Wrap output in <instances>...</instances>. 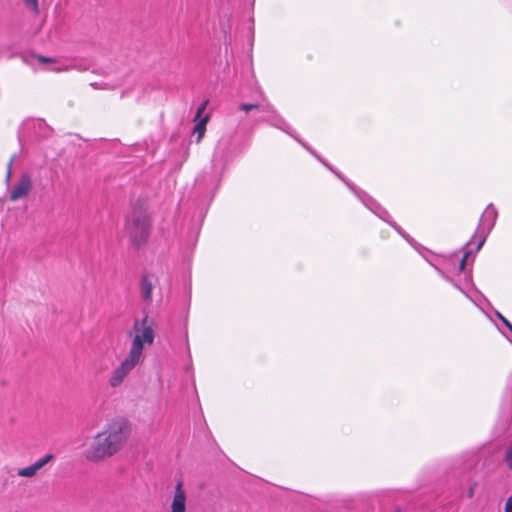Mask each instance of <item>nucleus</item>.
Masks as SVG:
<instances>
[{
	"label": "nucleus",
	"instance_id": "obj_1",
	"mask_svg": "<svg viewBox=\"0 0 512 512\" xmlns=\"http://www.w3.org/2000/svg\"><path fill=\"white\" fill-rule=\"evenodd\" d=\"M130 433L131 428L126 419H112L93 437L84 452L85 458L91 462H98L113 456L125 445Z\"/></svg>",
	"mask_w": 512,
	"mask_h": 512
},
{
	"label": "nucleus",
	"instance_id": "obj_2",
	"mask_svg": "<svg viewBox=\"0 0 512 512\" xmlns=\"http://www.w3.org/2000/svg\"><path fill=\"white\" fill-rule=\"evenodd\" d=\"M131 339L128 354L143 363L145 359V348L154 344L156 331L153 319L145 315L141 319H135L132 327L127 331Z\"/></svg>",
	"mask_w": 512,
	"mask_h": 512
},
{
	"label": "nucleus",
	"instance_id": "obj_3",
	"mask_svg": "<svg viewBox=\"0 0 512 512\" xmlns=\"http://www.w3.org/2000/svg\"><path fill=\"white\" fill-rule=\"evenodd\" d=\"M126 230L134 243L144 242L150 230V219L146 211L135 208L126 220Z\"/></svg>",
	"mask_w": 512,
	"mask_h": 512
},
{
	"label": "nucleus",
	"instance_id": "obj_4",
	"mask_svg": "<svg viewBox=\"0 0 512 512\" xmlns=\"http://www.w3.org/2000/svg\"><path fill=\"white\" fill-rule=\"evenodd\" d=\"M498 213L493 204H489L483 212L478 228L476 230V237H479L477 242L476 251H479L483 246L487 235L490 233L495 225Z\"/></svg>",
	"mask_w": 512,
	"mask_h": 512
},
{
	"label": "nucleus",
	"instance_id": "obj_5",
	"mask_svg": "<svg viewBox=\"0 0 512 512\" xmlns=\"http://www.w3.org/2000/svg\"><path fill=\"white\" fill-rule=\"evenodd\" d=\"M142 362L127 355L124 360L112 371L109 377V385L113 388L120 386L130 372Z\"/></svg>",
	"mask_w": 512,
	"mask_h": 512
},
{
	"label": "nucleus",
	"instance_id": "obj_6",
	"mask_svg": "<svg viewBox=\"0 0 512 512\" xmlns=\"http://www.w3.org/2000/svg\"><path fill=\"white\" fill-rule=\"evenodd\" d=\"M33 187L32 179L28 173H23L17 183L9 191V199L17 201L29 195Z\"/></svg>",
	"mask_w": 512,
	"mask_h": 512
},
{
	"label": "nucleus",
	"instance_id": "obj_7",
	"mask_svg": "<svg viewBox=\"0 0 512 512\" xmlns=\"http://www.w3.org/2000/svg\"><path fill=\"white\" fill-rule=\"evenodd\" d=\"M53 458L54 456L52 454H46L42 458L38 459L32 465L19 469L17 471V475L19 477L32 478L37 474L39 470H41L45 465L51 462Z\"/></svg>",
	"mask_w": 512,
	"mask_h": 512
},
{
	"label": "nucleus",
	"instance_id": "obj_8",
	"mask_svg": "<svg viewBox=\"0 0 512 512\" xmlns=\"http://www.w3.org/2000/svg\"><path fill=\"white\" fill-rule=\"evenodd\" d=\"M171 512H186V493L182 489L181 482H178L175 487L174 496L171 503Z\"/></svg>",
	"mask_w": 512,
	"mask_h": 512
},
{
	"label": "nucleus",
	"instance_id": "obj_9",
	"mask_svg": "<svg viewBox=\"0 0 512 512\" xmlns=\"http://www.w3.org/2000/svg\"><path fill=\"white\" fill-rule=\"evenodd\" d=\"M264 112H267V116L262 117L261 121L269 122L272 126L289 133L288 128L289 125L282 119L275 111L270 109V106L267 105Z\"/></svg>",
	"mask_w": 512,
	"mask_h": 512
},
{
	"label": "nucleus",
	"instance_id": "obj_10",
	"mask_svg": "<svg viewBox=\"0 0 512 512\" xmlns=\"http://www.w3.org/2000/svg\"><path fill=\"white\" fill-rule=\"evenodd\" d=\"M152 289H153L152 282L149 280V278L146 276L142 277L141 282H140V294H141V298L144 301H146V302L151 301Z\"/></svg>",
	"mask_w": 512,
	"mask_h": 512
},
{
	"label": "nucleus",
	"instance_id": "obj_11",
	"mask_svg": "<svg viewBox=\"0 0 512 512\" xmlns=\"http://www.w3.org/2000/svg\"><path fill=\"white\" fill-rule=\"evenodd\" d=\"M209 120V115L206 114L202 118L198 119L194 127V133L197 134V142H200L206 131V124Z\"/></svg>",
	"mask_w": 512,
	"mask_h": 512
},
{
	"label": "nucleus",
	"instance_id": "obj_12",
	"mask_svg": "<svg viewBox=\"0 0 512 512\" xmlns=\"http://www.w3.org/2000/svg\"><path fill=\"white\" fill-rule=\"evenodd\" d=\"M239 108L245 112H249L252 109H258V110H261L264 112L266 109V106H261L258 104L242 103V104H240Z\"/></svg>",
	"mask_w": 512,
	"mask_h": 512
},
{
	"label": "nucleus",
	"instance_id": "obj_13",
	"mask_svg": "<svg viewBox=\"0 0 512 512\" xmlns=\"http://www.w3.org/2000/svg\"><path fill=\"white\" fill-rule=\"evenodd\" d=\"M443 277H444L447 281H449L450 283H452V285H453L455 288H457L458 290H460V291H461L462 293H464L468 298H470L472 301H474L473 297H472V296H470V295L468 294V292H467V291H466L462 286H460L456 281H454V280H453V279H451L449 276H446V275H444V274H443Z\"/></svg>",
	"mask_w": 512,
	"mask_h": 512
},
{
	"label": "nucleus",
	"instance_id": "obj_14",
	"mask_svg": "<svg viewBox=\"0 0 512 512\" xmlns=\"http://www.w3.org/2000/svg\"><path fill=\"white\" fill-rule=\"evenodd\" d=\"M505 462L508 468L512 470V442L509 444L505 451Z\"/></svg>",
	"mask_w": 512,
	"mask_h": 512
},
{
	"label": "nucleus",
	"instance_id": "obj_15",
	"mask_svg": "<svg viewBox=\"0 0 512 512\" xmlns=\"http://www.w3.org/2000/svg\"><path fill=\"white\" fill-rule=\"evenodd\" d=\"M208 104V100H205L201 103V105L198 107L196 115L194 117V121H197L198 119L202 118L201 115L204 113L206 107Z\"/></svg>",
	"mask_w": 512,
	"mask_h": 512
},
{
	"label": "nucleus",
	"instance_id": "obj_16",
	"mask_svg": "<svg viewBox=\"0 0 512 512\" xmlns=\"http://www.w3.org/2000/svg\"><path fill=\"white\" fill-rule=\"evenodd\" d=\"M26 6L34 12L38 11V0H23Z\"/></svg>",
	"mask_w": 512,
	"mask_h": 512
},
{
	"label": "nucleus",
	"instance_id": "obj_17",
	"mask_svg": "<svg viewBox=\"0 0 512 512\" xmlns=\"http://www.w3.org/2000/svg\"><path fill=\"white\" fill-rule=\"evenodd\" d=\"M469 253L470 252H465L463 257L461 258V260L459 262V266H458L459 272H462L465 269V265H466V261L469 256Z\"/></svg>",
	"mask_w": 512,
	"mask_h": 512
},
{
	"label": "nucleus",
	"instance_id": "obj_18",
	"mask_svg": "<svg viewBox=\"0 0 512 512\" xmlns=\"http://www.w3.org/2000/svg\"><path fill=\"white\" fill-rule=\"evenodd\" d=\"M497 317L503 322V324L512 332V324L499 312H496Z\"/></svg>",
	"mask_w": 512,
	"mask_h": 512
},
{
	"label": "nucleus",
	"instance_id": "obj_19",
	"mask_svg": "<svg viewBox=\"0 0 512 512\" xmlns=\"http://www.w3.org/2000/svg\"><path fill=\"white\" fill-rule=\"evenodd\" d=\"M13 161H14V157H12L8 163V167H7V174H6V181L8 182L11 178V173H12V164H13Z\"/></svg>",
	"mask_w": 512,
	"mask_h": 512
},
{
	"label": "nucleus",
	"instance_id": "obj_20",
	"mask_svg": "<svg viewBox=\"0 0 512 512\" xmlns=\"http://www.w3.org/2000/svg\"><path fill=\"white\" fill-rule=\"evenodd\" d=\"M504 510L505 512H512V495L506 500Z\"/></svg>",
	"mask_w": 512,
	"mask_h": 512
},
{
	"label": "nucleus",
	"instance_id": "obj_21",
	"mask_svg": "<svg viewBox=\"0 0 512 512\" xmlns=\"http://www.w3.org/2000/svg\"><path fill=\"white\" fill-rule=\"evenodd\" d=\"M38 61L40 63H51V62H53V60L51 58H46V57H42V56L38 57Z\"/></svg>",
	"mask_w": 512,
	"mask_h": 512
},
{
	"label": "nucleus",
	"instance_id": "obj_22",
	"mask_svg": "<svg viewBox=\"0 0 512 512\" xmlns=\"http://www.w3.org/2000/svg\"><path fill=\"white\" fill-rule=\"evenodd\" d=\"M95 89H108V87L104 84L92 83L91 84Z\"/></svg>",
	"mask_w": 512,
	"mask_h": 512
},
{
	"label": "nucleus",
	"instance_id": "obj_23",
	"mask_svg": "<svg viewBox=\"0 0 512 512\" xmlns=\"http://www.w3.org/2000/svg\"><path fill=\"white\" fill-rule=\"evenodd\" d=\"M34 125H38L39 128H41L42 126H45V124L42 121H40V120L34 122Z\"/></svg>",
	"mask_w": 512,
	"mask_h": 512
},
{
	"label": "nucleus",
	"instance_id": "obj_24",
	"mask_svg": "<svg viewBox=\"0 0 512 512\" xmlns=\"http://www.w3.org/2000/svg\"><path fill=\"white\" fill-rule=\"evenodd\" d=\"M399 233H401V228L395 223H390Z\"/></svg>",
	"mask_w": 512,
	"mask_h": 512
},
{
	"label": "nucleus",
	"instance_id": "obj_25",
	"mask_svg": "<svg viewBox=\"0 0 512 512\" xmlns=\"http://www.w3.org/2000/svg\"><path fill=\"white\" fill-rule=\"evenodd\" d=\"M472 496H473V488H471V489L469 490V497H472Z\"/></svg>",
	"mask_w": 512,
	"mask_h": 512
},
{
	"label": "nucleus",
	"instance_id": "obj_26",
	"mask_svg": "<svg viewBox=\"0 0 512 512\" xmlns=\"http://www.w3.org/2000/svg\"><path fill=\"white\" fill-rule=\"evenodd\" d=\"M380 218H383L385 221L389 222V220H388V219H386V218L384 217V215H380Z\"/></svg>",
	"mask_w": 512,
	"mask_h": 512
},
{
	"label": "nucleus",
	"instance_id": "obj_27",
	"mask_svg": "<svg viewBox=\"0 0 512 512\" xmlns=\"http://www.w3.org/2000/svg\"><path fill=\"white\" fill-rule=\"evenodd\" d=\"M55 70L56 71H62L63 69L62 68H56Z\"/></svg>",
	"mask_w": 512,
	"mask_h": 512
}]
</instances>
